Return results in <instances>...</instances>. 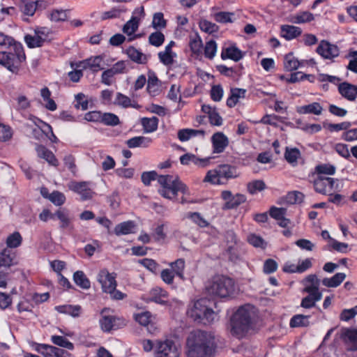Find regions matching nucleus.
<instances>
[{
	"instance_id": "1",
	"label": "nucleus",
	"mask_w": 357,
	"mask_h": 357,
	"mask_svg": "<svg viewBox=\"0 0 357 357\" xmlns=\"http://www.w3.org/2000/svg\"><path fill=\"white\" fill-rule=\"evenodd\" d=\"M215 349V337L213 332L195 330L186 339L187 357H213Z\"/></svg>"
},
{
	"instance_id": "2",
	"label": "nucleus",
	"mask_w": 357,
	"mask_h": 357,
	"mask_svg": "<svg viewBox=\"0 0 357 357\" xmlns=\"http://www.w3.org/2000/svg\"><path fill=\"white\" fill-rule=\"evenodd\" d=\"M256 312L254 306L245 305L240 307L230 319V332L238 339L246 336L253 328Z\"/></svg>"
},
{
	"instance_id": "3",
	"label": "nucleus",
	"mask_w": 357,
	"mask_h": 357,
	"mask_svg": "<svg viewBox=\"0 0 357 357\" xmlns=\"http://www.w3.org/2000/svg\"><path fill=\"white\" fill-rule=\"evenodd\" d=\"M157 181L160 185L159 194L165 199H173L178 192L189 195L188 188L177 176L159 175Z\"/></svg>"
},
{
	"instance_id": "4",
	"label": "nucleus",
	"mask_w": 357,
	"mask_h": 357,
	"mask_svg": "<svg viewBox=\"0 0 357 357\" xmlns=\"http://www.w3.org/2000/svg\"><path fill=\"white\" fill-rule=\"evenodd\" d=\"M206 289L209 294L221 298L234 295L235 285L234 280L224 275H215L206 284Z\"/></svg>"
},
{
	"instance_id": "5",
	"label": "nucleus",
	"mask_w": 357,
	"mask_h": 357,
	"mask_svg": "<svg viewBox=\"0 0 357 357\" xmlns=\"http://www.w3.org/2000/svg\"><path fill=\"white\" fill-rule=\"evenodd\" d=\"M26 56L21 44H16L9 52H0V64L12 73H17Z\"/></svg>"
},
{
	"instance_id": "6",
	"label": "nucleus",
	"mask_w": 357,
	"mask_h": 357,
	"mask_svg": "<svg viewBox=\"0 0 357 357\" xmlns=\"http://www.w3.org/2000/svg\"><path fill=\"white\" fill-rule=\"evenodd\" d=\"M209 301L204 298L196 301L189 308L188 315L195 321L204 324L213 322L217 318V314L209 307Z\"/></svg>"
},
{
	"instance_id": "7",
	"label": "nucleus",
	"mask_w": 357,
	"mask_h": 357,
	"mask_svg": "<svg viewBox=\"0 0 357 357\" xmlns=\"http://www.w3.org/2000/svg\"><path fill=\"white\" fill-rule=\"evenodd\" d=\"M238 176V173L235 166L223 164L208 171L204 181L215 185H222L226 183L229 179Z\"/></svg>"
},
{
	"instance_id": "8",
	"label": "nucleus",
	"mask_w": 357,
	"mask_h": 357,
	"mask_svg": "<svg viewBox=\"0 0 357 357\" xmlns=\"http://www.w3.org/2000/svg\"><path fill=\"white\" fill-rule=\"evenodd\" d=\"M110 310L103 309L101 312V318L99 321L101 329L104 332H109L113 329L121 328L126 325L125 319L112 316L109 314Z\"/></svg>"
},
{
	"instance_id": "9",
	"label": "nucleus",
	"mask_w": 357,
	"mask_h": 357,
	"mask_svg": "<svg viewBox=\"0 0 357 357\" xmlns=\"http://www.w3.org/2000/svg\"><path fill=\"white\" fill-rule=\"evenodd\" d=\"M155 357H179L178 349L170 340H158L154 345Z\"/></svg>"
},
{
	"instance_id": "10",
	"label": "nucleus",
	"mask_w": 357,
	"mask_h": 357,
	"mask_svg": "<svg viewBox=\"0 0 357 357\" xmlns=\"http://www.w3.org/2000/svg\"><path fill=\"white\" fill-rule=\"evenodd\" d=\"M337 180L325 176H317L314 181V190L321 194L326 195L337 188Z\"/></svg>"
},
{
	"instance_id": "11",
	"label": "nucleus",
	"mask_w": 357,
	"mask_h": 357,
	"mask_svg": "<svg viewBox=\"0 0 357 357\" xmlns=\"http://www.w3.org/2000/svg\"><path fill=\"white\" fill-rule=\"evenodd\" d=\"M221 197L225 201L222 208L227 210L237 208L247 199L245 195L240 193L234 195L230 190H223L221 192Z\"/></svg>"
},
{
	"instance_id": "12",
	"label": "nucleus",
	"mask_w": 357,
	"mask_h": 357,
	"mask_svg": "<svg viewBox=\"0 0 357 357\" xmlns=\"http://www.w3.org/2000/svg\"><path fill=\"white\" fill-rule=\"evenodd\" d=\"M68 187L70 190L79 194L82 200L91 199L94 194L91 188V183L88 181H72L68 184Z\"/></svg>"
},
{
	"instance_id": "13",
	"label": "nucleus",
	"mask_w": 357,
	"mask_h": 357,
	"mask_svg": "<svg viewBox=\"0 0 357 357\" xmlns=\"http://www.w3.org/2000/svg\"><path fill=\"white\" fill-rule=\"evenodd\" d=\"M97 280L101 284L102 290L104 293L111 292V290L116 287L115 275L109 273L106 269H102L99 271Z\"/></svg>"
},
{
	"instance_id": "14",
	"label": "nucleus",
	"mask_w": 357,
	"mask_h": 357,
	"mask_svg": "<svg viewBox=\"0 0 357 357\" xmlns=\"http://www.w3.org/2000/svg\"><path fill=\"white\" fill-rule=\"evenodd\" d=\"M103 58L101 56H91L85 60L72 63V67L81 68V70L90 69L93 72H98L102 70Z\"/></svg>"
},
{
	"instance_id": "15",
	"label": "nucleus",
	"mask_w": 357,
	"mask_h": 357,
	"mask_svg": "<svg viewBox=\"0 0 357 357\" xmlns=\"http://www.w3.org/2000/svg\"><path fill=\"white\" fill-rule=\"evenodd\" d=\"M31 347L36 352L41 354L43 357H60L63 354H66V351L63 349L50 344L32 342Z\"/></svg>"
},
{
	"instance_id": "16",
	"label": "nucleus",
	"mask_w": 357,
	"mask_h": 357,
	"mask_svg": "<svg viewBox=\"0 0 357 357\" xmlns=\"http://www.w3.org/2000/svg\"><path fill=\"white\" fill-rule=\"evenodd\" d=\"M317 52L325 59H333L340 54V50L337 45L330 43L326 40H321L317 47Z\"/></svg>"
},
{
	"instance_id": "17",
	"label": "nucleus",
	"mask_w": 357,
	"mask_h": 357,
	"mask_svg": "<svg viewBox=\"0 0 357 357\" xmlns=\"http://www.w3.org/2000/svg\"><path fill=\"white\" fill-rule=\"evenodd\" d=\"M304 285L303 291L308 294L321 293L319 291L320 281L316 275H309L303 281Z\"/></svg>"
},
{
	"instance_id": "18",
	"label": "nucleus",
	"mask_w": 357,
	"mask_h": 357,
	"mask_svg": "<svg viewBox=\"0 0 357 357\" xmlns=\"http://www.w3.org/2000/svg\"><path fill=\"white\" fill-rule=\"evenodd\" d=\"M212 143L213 152L215 153H222L228 146L229 140L226 135L222 132H218L213 135Z\"/></svg>"
},
{
	"instance_id": "19",
	"label": "nucleus",
	"mask_w": 357,
	"mask_h": 357,
	"mask_svg": "<svg viewBox=\"0 0 357 357\" xmlns=\"http://www.w3.org/2000/svg\"><path fill=\"white\" fill-rule=\"evenodd\" d=\"M160 82L158 79L155 74L152 71H149L148 73V81L146 89L148 93L152 96H155L160 93Z\"/></svg>"
},
{
	"instance_id": "20",
	"label": "nucleus",
	"mask_w": 357,
	"mask_h": 357,
	"mask_svg": "<svg viewBox=\"0 0 357 357\" xmlns=\"http://www.w3.org/2000/svg\"><path fill=\"white\" fill-rule=\"evenodd\" d=\"M202 111L208 114L211 125L220 126L222 124V119L215 107H212L209 105H203L202 106Z\"/></svg>"
},
{
	"instance_id": "21",
	"label": "nucleus",
	"mask_w": 357,
	"mask_h": 357,
	"mask_svg": "<svg viewBox=\"0 0 357 357\" xmlns=\"http://www.w3.org/2000/svg\"><path fill=\"white\" fill-rule=\"evenodd\" d=\"M287 210L284 208L271 207L270 215L278 220V225L282 227H287L290 220L285 218Z\"/></svg>"
},
{
	"instance_id": "22",
	"label": "nucleus",
	"mask_w": 357,
	"mask_h": 357,
	"mask_svg": "<svg viewBox=\"0 0 357 357\" xmlns=\"http://www.w3.org/2000/svg\"><path fill=\"white\" fill-rule=\"evenodd\" d=\"M302 33L301 28L293 25L284 24L280 27V36L287 40L299 36Z\"/></svg>"
},
{
	"instance_id": "23",
	"label": "nucleus",
	"mask_w": 357,
	"mask_h": 357,
	"mask_svg": "<svg viewBox=\"0 0 357 357\" xmlns=\"http://www.w3.org/2000/svg\"><path fill=\"white\" fill-rule=\"evenodd\" d=\"M338 90L340 93L349 100H354L357 96V86L347 82L342 83L339 85Z\"/></svg>"
},
{
	"instance_id": "24",
	"label": "nucleus",
	"mask_w": 357,
	"mask_h": 357,
	"mask_svg": "<svg viewBox=\"0 0 357 357\" xmlns=\"http://www.w3.org/2000/svg\"><path fill=\"white\" fill-rule=\"evenodd\" d=\"M60 220V227L63 229L73 230L72 218L68 213L64 209L58 210L54 214Z\"/></svg>"
},
{
	"instance_id": "25",
	"label": "nucleus",
	"mask_w": 357,
	"mask_h": 357,
	"mask_svg": "<svg viewBox=\"0 0 357 357\" xmlns=\"http://www.w3.org/2000/svg\"><path fill=\"white\" fill-rule=\"evenodd\" d=\"M247 91L243 89L234 88L231 89V94L227 100V105L229 107H234L241 99L245 97Z\"/></svg>"
},
{
	"instance_id": "26",
	"label": "nucleus",
	"mask_w": 357,
	"mask_h": 357,
	"mask_svg": "<svg viewBox=\"0 0 357 357\" xmlns=\"http://www.w3.org/2000/svg\"><path fill=\"white\" fill-rule=\"evenodd\" d=\"M296 111L301 114H312L320 115L322 113L323 107L319 102H314L307 105L298 107Z\"/></svg>"
},
{
	"instance_id": "27",
	"label": "nucleus",
	"mask_w": 357,
	"mask_h": 357,
	"mask_svg": "<svg viewBox=\"0 0 357 357\" xmlns=\"http://www.w3.org/2000/svg\"><path fill=\"white\" fill-rule=\"evenodd\" d=\"M114 104L123 108L133 107L135 109L140 108L138 103L131 100L129 97L121 93H117L114 100Z\"/></svg>"
},
{
	"instance_id": "28",
	"label": "nucleus",
	"mask_w": 357,
	"mask_h": 357,
	"mask_svg": "<svg viewBox=\"0 0 357 357\" xmlns=\"http://www.w3.org/2000/svg\"><path fill=\"white\" fill-rule=\"evenodd\" d=\"M126 52L128 56L135 63L143 64L146 63L148 60V57L146 54L134 47H129L126 49Z\"/></svg>"
},
{
	"instance_id": "29",
	"label": "nucleus",
	"mask_w": 357,
	"mask_h": 357,
	"mask_svg": "<svg viewBox=\"0 0 357 357\" xmlns=\"http://www.w3.org/2000/svg\"><path fill=\"white\" fill-rule=\"evenodd\" d=\"M205 131L203 130H195V129H182L178 132V137L181 142L189 140L192 137L196 136H202L204 137Z\"/></svg>"
},
{
	"instance_id": "30",
	"label": "nucleus",
	"mask_w": 357,
	"mask_h": 357,
	"mask_svg": "<svg viewBox=\"0 0 357 357\" xmlns=\"http://www.w3.org/2000/svg\"><path fill=\"white\" fill-rule=\"evenodd\" d=\"M135 225L132 221H126L117 225L114 228V234L117 236L126 235L133 232Z\"/></svg>"
},
{
	"instance_id": "31",
	"label": "nucleus",
	"mask_w": 357,
	"mask_h": 357,
	"mask_svg": "<svg viewBox=\"0 0 357 357\" xmlns=\"http://www.w3.org/2000/svg\"><path fill=\"white\" fill-rule=\"evenodd\" d=\"M167 293L160 287H155L150 291V299L157 303L163 304L167 302Z\"/></svg>"
},
{
	"instance_id": "32",
	"label": "nucleus",
	"mask_w": 357,
	"mask_h": 357,
	"mask_svg": "<svg viewBox=\"0 0 357 357\" xmlns=\"http://www.w3.org/2000/svg\"><path fill=\"white\" fill-rule=\"evenodd\" d=\"M243 57V54L240 50L236 47H229L223 50L221 53L222 59H230L235 61H239Z\"/></svg>"
},
{
	"instance_id": "33",
	"label": "nucleus",
	"mask_w": 357,
	"mask_h": 357,
	"mask_svg": "<svg viewBox=\"0 0 357 357\" xmlns=\"http://www.w3.org/2000/svg\"><path fill=\"white\" fill-rule=\"evenodd\" d=\"M152 140L149 137L139 136L132 137L127 141V145L129 148L135 147H148L151 143Z\"/></svg>"
},
{
	"instance_id": "34",
	"label": "nucleus",
	"mask_w": 357,
	"mask_h": 357,
	"mask_svg": "<svg viewBox=\"0 0 357 357\" xmlns=\"http://www.w3.org/2000/svg\"><path fill=\"white\" fill-rule=\"evenodd\" d=\"M344 337L351 350H357V328L347 329Z\"/></svg>"
},
{
	"instance_id": "35",
	"label": "nucleus",
	"mask_w": 357,
	"mask_h": 357,
	"mask_svg": "<svg viewBox=\"0 0 357 357\" xmlns=\"http://www.w3.org/2000/svg\"><path fill=\"white\" fill-rule=\"evenodd\" d=\"M322 298L321 293L314 294H308V295L304 297L301 303V306L302 307L309 309L315 306L316 303L319 301Z\"/></svg>"
},
{
	"instance_id": "36",
	"label": "nucleus",
	"mask_w": 357,
	"mask_h": 357,
	"mask_svg": "<svg viewBox=\"0 0 357 357\" xmlns=\"http://www.w3.org/2000/svg\"><path fill=\"white\" fill-rule=\"evenodd\" d=\"M314 20V15L308 12H301L296 15H291L289 18V21L291 23L302 24L311 22Z\"/></svg>"
},
{
	"instance_id": "37",
	"label": "nucleus",
	"mask_w": 357,
	"mask_h": 357,
	"mask_svg": "<svg viewBox=\"0 0 357 357\" xmlns=\"http://www.w3.org/2000/svg\"><path fill=\"white\" fill-rule=\"evenodd\" d=\"M346 275L343 273H337L331 278H324L322 284L328 287H336L345 279Z\"/></svg>"
},
{
	"instance_id": "38",
	"label": "nucleus",
	"mask_w": 357,
	"mask_h": 357,
	"mask_svg": "<svg viewBox=\"0 0 357 357\" xmlns=\"http://www.w3.org/2000/svg\"><path fill=\"white\" fill-rule=\"evenodd\" d=\"M56 310L63 314H69L73 317H77L79 316L81 307L79 305H61L56 306Z\"/></svg>"
},
{
	"instance_id": "39",
	"label": "nucleus",
	"mask_w": 357,
	"mask_h": 357,
	"mask_svg": "<svg viewBox=\"0 0 357 357\" xmlns=\"http://www.w3.org/2000/svg\"><path fill=\"white\" fill-rule=\"evenodd\" d=\"M40 96L46 102L45 106L47 109L50 111H54L56 109V104L54 100L50 98L51 91L47 87H44L41 89Z\"/></svg>"
},
{
	"instance_id": "40",
	"label": "nucleus",
	"mask_w": 357,
	"mask_h": 357,
	"mask_svg": "<svg viewBox=\"0 0 357 357\" xmlns=\"http://www.w3.org/2000/svg\"><path fill=\"white\" fill-rule=\"evenodd\" d=\"M126 11V9L123 7L118 6L114 7L111 10L108 11H105L101 13L100 20H106L109 19L117 18L121 16V15Z\"/></svg>"
},
{
	"instance_id": "41",
	"label": "nucleus",
	"mask_w": 357,
	"mask_h": 357,
	"mask_svg": "<svg viewBox=\"0 0 357 357\" xmlns=\"http://www.w3.org/2000/svg\"><path fill=\"white\" fill-rule=\"evenodd\" d=\"M73 279L76 284L84 289L90 288L91 283L83 271H77L74 273Z\"/></svg>"
},
{
	"instance_id": "42",
	"label": "nucleus",
	"mask_w": 357,
	"mask_h": 357,
	"mask_svg": "<svg viewBox=\"0 0 357 357\" xmlns=\"http://www.w3.org/2000/svg\"><path fill=\"white\" fill-rule=\"evenodd\" d=\"M158 119L155 116L142 119V125L145 132H153L158 128Z\"/></svg>"
},
{
	"instance_id": "43",
	"label": "nucleus",
	"mask_w": 357,
	"mask_h": 357,
	"mask_svg": "<svg viewBox=\"0 0 357 357\" xmlns=\"http://www.w3.org/2000/svg\"><path fill=\"white\" fill-rule=\"evenodd\" d=\"M176 56V54L172 51H169V47H165V50L158 53V57L164 65L169 66L174 62V58Z\"/></svg>"
},
{
	"instance_id": "44",
	"label": "nucleus",
	"mask_w": 357,
	"mask_h": 357,
	"mask_svg": "<svg viewBox=\"0 0 357 357\" xmlns=\"http://www.w3.org/2000/svg\"><path fill=\"white\" fill-rule=\"evenodd\" d=\"M235 14L231 12H218L213 15V19L219 23H231L234 20Z\"/></svg>"
},
{
	"instance_id": "45",
	"label": "nucleus",
	"mask_w": 357,
	"mask_h": 357,
	"mask_svg": "<svg viewBox=\"0 0 357 357\" xmlns=\"http://www.w3.org/2000/svg\"><path fill=\"white\" fill-rule=\"evenodd\" d=\"M284 66L287 70L293 71L299 68L300 62L292 53H290L284 57Z\"/></svg>"
},
{
	"instance_id": "46",
	"label": "nucleus",
	"mask_w": 357,
	"mask_h": 357,
	"mask_svg": "<svg viewBox=\"0 0 357 357\" xmlns=\"http://www.w3.org/2000/svg\"><path fill=\"white\" fill-rule=\"evenodd\" d=\"M300 156L301 152L298 149L289 147L286 148L284 158L289 163L295 165L297 163V160L300 158Z\"/></svg>"
},
{
	"instance_id": "47",
	"label": "nucleus",
	"mask_w": 357,
	"mask_h": 357,
	"mask_svg": "<svg viewBox=\"0 0 357 357\" xmlns=\"http://www.w3.org/2000/svg\"><path fill=\"white\" fill-rule=\"evenodd\" d=\"M309 316L303 314L294 315L290 320L289 325L292 328L307 326L310 322L308 321Z\"/></svg>"
},
{
	"instance_id": "48",
	"label": "nucleus",
	"mask_w": 357,
	"mask_h": 357,
	"mask_svg": "<svg viewBox=\"0 0 357 357\" xmlns=\"http://www.w3.org/2000/svg\"><path fill=\"white\" fill-rule=\"evenodd\" d=\"M189 45L194 54H199L202 52V41L198 35L195 34L190 37Z\"/></svg>"
},
{
	"instance_id": "49",
	"label": "nucleus",
	"mask_w": 357,
	"mask_h": 357,
	"mask_svg": "<svg viewBox=\"0 0 357 357\" xmlns=\"http://www.w3.org/2000/svg\"><path fill=\"white\" fill-rule=\"evenodd\" d=\"M24 40L28 47L31 48L41 47L45 42L41 37H40L35 33L33 36L26 35L24 37Z\"/></svg>"
},
{
	"instance_id": "50",
	"label": "nucleus",
	"mask_w": 357,
	"mask_h": 357,
	"mask_svg": "<svg viewBox=\"0 0 357 357\" xmlns=\"http://www.w3.org/2000/svg\"><path fill=\"white\" fill-rule=\"evenodd\" d=\"M335 167L330 164H321L315 167V171L318 176L333 175L335 173Z\"/></svg>"
},
{
	"instance_id": "51",
	"label": "nucleus",
	"mask_w": 357,
	"mask_h": 357,
	"mask_svg": "<svg viewBox=\"0 0 357 357\" xmlns=\"http://www.w3.org/2000/svg\"><path fill=\"white\" fill-rule=\"evenodd\" d=\"M139 19L137 17H132L126 24L123 26V31L128 36L134 33L138 28Z\"/></svg>"
},
{
	"instance_id": "52",
	"label": "nucleus",
	"mask_w": 357,
	"mask_h": 357,
	"mask_svg": "<svg viewBox=\"0 0 357 357\" xmlns=\"http://www.w3.org/2000/svg\"><path fill=\"white\" fill-rule=\"evenodd\" d=\"M266 188L265 183L261 180H256L250 182L247 185V190L251 194L254 195L257 192L264 190Z\"/></svg>"
},
{
	"instance_id": "53",
	"label": "nucleus",
	"mask_w": 357,
	"mask_h": 357,
	"mask_svg": "<svg viewBox=\"0 0 357 357\" xmlns=\"http://www.w3.org/2000/svg\"><path fill=\"white\" fill-rule=\"evenodd\" d=\"M51 340L53 344L61 347L72 350L74 348L73 344L68 341L66 337L59 335H52Z\"/></svg>"
},
{
	"instance_id": "54",
	"label": "nucleus",
	"mask_w": 357,
	"mask_h": 357,
	"mask_svg": "<svg viewBox=\"0 0 357 357\" xmlns=\"http://www.w3.org/2000/svg\"><path fill=\"white\" fill-rule=\"evenodd\" d=\"M172 271L175 273L176 275L180 278H183V271L185 268V261L183 259H178L174 262L170 264Z\"/></svg>"
},
{
	"instance_id": "55",
	"label": "nucleus",
	"mask_w": 357,
	"mask_h": 357,
	"mask_svg": "<svg viewBox=\"0 0 357 357\" xmlns=\"http://www.w3.org/2000/svg\"><path fill=\"white\" fill-rule=\"evenodd\" d=\"M14 263V255L8 250H4L0 255V266H10Z\"/></svg>"
},
{
	"instance_id": "56",
	"label": "nucleus",
	"mask_w": 357,
	"mask_h": 357,
	"mask_svg": "<svg viewBox=\"0 0 357 357\" xmlns=\"http://www.w3.org/2000/svg\"><path fill=\"white\" fill-rule=\"evenodd\" d=\"M22 238L20 234L17 231L9 235L6 239V244L8 247L14 248L20 246L22 243Z\"/></svg>"
},
{
	"instance_id": "57",
	"label": "nucleus",
	"mask_w": 357,
	"mask_h": 357,
	"mask_svg": "<svg viewBox=\"0 0 357 357\" xmlns=\"http://www.w3.org/2000/svg\"><path fill=\"white\" fill-rule=\"evenodd\" d=\"M101 122L107 126H115L119 124V117L113 113H102Z\"/></svg>"
},
{
	"instance_id": "58",
	"label": "nucleus",
	"mask_w": 357,
	"mask_h": 357,
	"mask_svg": "<svg viewBox=\"0 0 357 357\" xmlns=\"http://www.w3.org/2000/svg\"><path fill=\"white\" fill-rule=\"evenodd\" d=\"M34 123L40 129V130L43 132L46 133L47 135V132H50L51 133V137H49L50 139L54 142H56L57 138L53 133L52 127L49 124H47L38 119H36V121H34Z\"/></svg>"
},
{
	"instance_id": "59",
	"label": "nucleus",
	"mask_w": 357,
	"mask_h": 357,
	"mask_svg": "<svg viewBox=\"0 0 357 357\" xmlns=\"http://www.w3.org/2000/svg\"><path fill=\"white\" fill-rule=\"evenodd\" d=\"M135 319L140 325L144 326H149L153 320L152 316L149 312H143L135 315Z\"/></svg>"
},
{
	"instance_id": "60",
	"label": "nucleus",
	"mask_w": 357,
	"mask_h": 357,
	"mask_svg": "<svg viewBox=\"0 0 357 357\" xmlns=\"http://www.w3.org/2000/svg\"><path fill=\"white\" fill-rule=\"evenodd\" d=\"M303 198H304V195L303 193L298 192V191H294V192H289L287 195L285 199L288 204H294L296 203L302 202L303 200Z\"/></svg>"
},
{
	"instance_id": "61",
	"label": "nucleus",
	"mask_w": 357,
	"mask_h": 357,
	"mask_svg": "<svg viewBox=\"0 0 357 357\" xmlns=\"http://www.w3.org/2000/svg\"><path fill=\"white\" fill-rule=\"evenodd\" d=\"M16 44H20L19 43H16L15 40L10 36L5 35L4 33L0 32V47L3 48H12Z\"/></svg>"
},
{
	"instance_id": "62",
	"label": "nucleus",
	"mask_w": 357,
	"mask_h": 357,
	"mask_svg": "<svg viewBox=\"0 0 357 357\" xmlns=\"http://www.w3.org/2000/svg\"><path fill=\"white\" fill-rule=\"evenodd\" d=\"M217 51V44L214 40H209L204 47V55L206 58L212 59Z\"/></svg>"
},
{
	"instance_id": "63",
	"label": "nucleus",
	"mask_w": 357,
	"mask_h": 357,
	"mask_svg": "<svg viewBox=\"0 0 357 357\" xmlns=\"http://www.w3.org/2000/svg\"><path fill=\"white\" fill-rule=\"evenodd\" d=\"M165 40V36L161 32H154L152 33L149 37V42L151 45L159 47L160 46Z\"/></svg>"
},
{
	"instance_id": "64",
	"label": "nucleus",
	"mask_w": 357,
	"mask_h": 357,
	"mask_svg": "<svg viewBox=\"0 0 357 357\" xmlns=\"http://www.w3.org/2000/svg\"><path fill=\"white\" fill-rule=\"evenodd\" d=\"M49 199L54 204L61 206L65 202L66 197L63 193L59 191H54L52 193L50 194Z\"/></svg>"
}]
</instances>
